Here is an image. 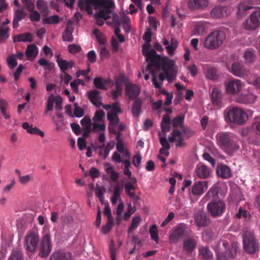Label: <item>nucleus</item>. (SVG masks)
Returning a JSON list of instances; mask_svg holds the SVG:
<instances>
[{
  "label": "nucleus",
  "instance_id": "nucleus-30",
  "mask_svg": "<svg viewBox=\"0 0 260 260\" xmlns=\"http://www.w3.org/2000/svg\"><path fill=\"white\" fill-rule=\"evenodd\" d=\"M122 188L119 184H116L112 190V194L110 198V201L113 206L116 205L118 201L122 202L120 194L122 192Z\"/></svg>",
  "mask_w": 260,
  "mask_h": 260
},
{
  "label": "nucleus",
  "instance_id": "nucleus-42",
  "mask_svg": "<svg viewBox=\"0 0 260 260\" xmlns=\"http://www.w3.org/2000/svg\"><path fill=\"white\" fill-rule=\"evenodd\" d=\"M142 101L140 99L136 100L132 105V112L135 117H138L141 112Z\"/></svg>",
  "mask_w": 260,
  "mask_h": 260
},
{
  "label": "nucleus",
  "instance_id": "nucleus-13",
  "mask_svg": "<svg viewBox=\"0 0 260 260\" xmlns=\"http://www.w3.org/2000/svg\"><path fill=\"white\" fill-rule=\"evenodd\" d=\"M39 241V237L38 234L34 232H29L25 239L26 249L31 252H36Z\"/></svg>",
  "mask_w": 260,
  "mask_h": 260
},
{
  "label": "nucleus",
  "instance_id": "nucleus-48",
  "mask_svg": "<svg viewBox=\"0 0 260 260\" xmlns=\"http://www.w3.org/2000/svg\"><path fill=\"white\" fill-rule=\"evenodd\" d=\"M60 18L57 15L51 16L43 20V23L46 24H57L60 22Z\"/></svg>",
  "mask_w": 260,
  "mask_h": 260
},
{
  "label": "nucleus",
  "instance_id": "nucleus-47",
  "mask_svg": "<svg viewBox=\"0 0 260 260\" xmlns=\"http://www.w3.org/2000/svg\"><path fill=\"white\" fill-rule=\"evenodd\" d=\"M81 125L83 126V128L87 132H91V120L87 116L84 117L80 121Z\"/></svg>",
  "mask_w": 260,
  "mask_h": 260
},
{
  "label": "nucleus",
  "instance_id": "nucleus-28",
  "mask_svg": "<svg viewBox=\"0 0 260 260\" xmlns=\"http://www.w3.org/2000/svg\"><path fill=\"white\" fill-rule=\"evenodd\" d=\"M188 7L192 10L202 9L208 6V0H189Z\"/></svg>",
  "mask_w": 260,
  "mask_h": 260
},
{
  "label": "nucleus",
  "instance_id": "nucleus-27",
  "mask_svg": "<svg viewBox=\"0 0 260 260\" xmlns=\"http://www.w3.org/2000/svg\"><path fill=\"white\" fill-rule=\"evenodd\" d=\"M197 176L200 178H206L210 176L211 170L203 164L198 165L196 168Z\"/></svg>",
  "mask_w": 260,
  "mask_h": 260
},
{
  "label": "nucleus",
  "instance_id": "nucleus-19",
  "mask_svg": "<svg viewBox=\"0 0 260 260\" xmlns=\"http://www.w3.org/2000/svg\"><path fill=\"white\" fill-rule=\"evenodd\" d=\"M242 88V82L238 79L231 80L226 84V91L230 94H235L238 93Z\"/></svg>",
  "mask_w": 260,
  "mask_h": 260
},
{
  "label": "nucleus",
  "instance_id": "nucleus-55",
  "mask_svg": "<svg viewBox=\"0 0 260 260\" xmlns=\"http://www.w3.org/2000/svg\"><path fill=\"white\" fill-rule=\"evenodd\" d=\"M149 233L151 239H153L156 243H158L159 237L157 233V226L155 224H153L152 225V226L150 228L149 230Z\"/></svg>",
  "mask_w": 260,
  "mask_h": 260
},
{
  "label": "nucleus",
  "instance_id": "nucleus-54",
  "mask_svg": "<svg viewBox=\"0 0 260 260\" xmlns=\"http://www.w3.org/2000/svg\"><path fill=\"white\" fill-rule=\"evenodd\" d=\"M159 137L160 143L162 146V148L166 149L167 150L170 149V145L166 138V134H163V136H162L161 134L159 133Z\"/></svg>",
  "mask_w": 260,
  "mask_h": 260
},
{
  "label": "nucleus",
  "instance_id": "nucleus-57",
  "mask_svg": "<svg viewBox=\"0 0 260 260\" xmlns=\"http://www.w3.org/2000/svg\"><path fill=\"white\" fill-rule=\"evenodd\" d=\"M105 113L102 110H98L92 118L93 121L104 122L103 118L105 116Z\"/></svg>",
  "mask_w": 260,
  "mask_h": 260
},
{
  "label": "nucleus",
  "instance_id": "nucleus-2",
  "mask_svg": "<svg viewBox=\"0 0 260 260\" xmlns=\"http://www.w3.org/2000/svg\"><path fill=\"white\" fill-rule=\"evenodd\" d=\"M148 65L145 69H143L142 72L145 74L144 79L147 80L149 78V74L152 76V83L154 87L156 88H160L161 86L162 81L167 79L169 82L172 81L176 77L177 67L175 64L174 61V71L172 73L169 70H164L161 66L156 67L154 64H152L149 68V64H151V61H147Z\"/></svg>",
  "mask_w": 260,
  "mask_h": 260
},
{
  "label": "nucleus",
  "instance_id": "nucleus-20",
  "mask_svg": "<svg viewBox=\"0 0 260 260\" xmlns=\"http://www.w3.org/2000/svg\"><path fill=\"white\" fill-rule=\"evenodd\" d=\"M188 231H190V229H188L185 226L178 227L173 231L170 236V241L172 243L177 242L184 236L185 232H187Z\"/></svg>",
  "mask_w": 260,
  "mask_h": 260
},
{
  "label": "nucleus",
  "instance_id": "nucleus-36",
  "mask_svg": "<svg viewBox=\"0 0 260 260\" xmlns=\"http://www.w3.org/2000/svg\"><path fill=\"white\" fill-rule=\"evenodd\" d=\"M49 115L51 116L52 122L55 125L57 129L63 125V116L60 111H57L54 115H52L51 113H49Z\"/></svg>",
  "mask_w": 260,
  "mask_h": 260
},
{
  "label": "nucleus",
  "instance_id": "nucleus-22",
  "mask_svg": "<svg viewBox=\"0 0 260 260\" xmlns=\"http://www.w3.org/2000/svg\"><path fill=\"white\" fill-rule=\"evenodd\" d=\"M169 140L171 143L176 142V146L177 147H183L185 145V143L184 141L183 135L182 133L178 130L175 129L172 132L171 136L169 138Z\"/></svg>",
  "mask_w": 260,
  "mask_h": 260
},
{
  "label": "nucleus",
  "instance_id": "nucleus-15",
  "mask_svg": "<svg viewBox=\"0 0 260 260\" xmlns=\"http://www.w3.org/2000/svg\"><path fill=\"white\" fill-rule=\"evenodd\" d=\"M62 99L59 95L54 96L53 94L50 95L47 101L45 114H47L49 111L52 110L54 104L57 111H60L62 109Z\"/></svg>",
  "mask_w": 260,
  "mask_h": 260
},
{
  "label": "nucleus",
  "instance_id": "nucleus-26",
  "mask_svg": "<svg viewBox=\"0 0 260 260\" xmlns=\"http://www.w3.org/2000/svg\"><path fill=\"white\" fill-rule=\"evenodd\" d=\"M56 62L60 70L63 73H66L67 70L72 69L75 65V63L73 60L61 59L59 55L57 56Z\"/></svg>",
  "mask_w": 260,
  "mask_h": 260
},
{
  "label": "nucleus",
  "instance_id": "nucleus-32",
  "mask_svg": "<svg viewBox=\"0 0 260 260\" xmlns=\"http://www.w3.org/2000/svg\"><path fill=\"white\" fill-rule=\"evenodd\" d=\"M229 13L227 7L220 6L215 7L211 11V15L213 17L219 18L226 16Z\"/></svg>",
  "mask_w": 260,
  "mask_h": 260
},
{
  "label": "nucleus",
  "instance_id": "nucleus-51",
  "mask_svg": "<svg viewBox=\"0 0 260 260\" xmlns=\"http://www.w3.org/2000/svg\"><path fill=\"white\" fill-rule=\"evenodd\" d=\"M219 191V187L217 186H213L210 188L209 190L206 194L205 197L200 201V203H202L205 198L214 197L218 194Z\"/></svg>",
  "mask_w": 260,
  "mask_h": 260
},
{
  "label": "nucleus",
  "instance_id": "nucleus-21",
  "mask_svg": "<svg viewBox=\"0 0 260 260\" xmlns=\"http://www.w3.org/2000/svg\"><path fill=\"white\" fill-rule=\"evenodd\" d=\"M231 72L234 75L242 78L246 77L249 73L243 64L239 62H235L232 64Z\"/></svg>",
  "mask_w": 260,
  "mask_h": 260
},
{
  "label": "nucleus",
  "instance_id": "nucleus-1",
  "mask_svg": "<svg viewBox=\"0 0 260 260\" xmlns=\"http://www.w3.org/2000/svg\"><path fill=\"white\" fill-rule=\"evenodd\" d=\"M143 39L145 43L143 45L142 51L146 61L151 62L148 66L149 68L152 64H154L156 67L161 66L164 70H169L172 73L174 71V60L167 56H160L156 53L155 50L151 48L149 43L151 40V33L149 31L145 32Z\"/></svg>",
  "mask_w": 260,
  "mask_h": 260
},
{
  "label": "nucleus",
  "instance_id": "nucleus-45",
  "mask_svg": "<svg viewBox=\"0 0 260 260\" xmlns=\"http://www.w3.org/2000/svg\"><path fill=\"white\" fill-rule=\"evenodd\" d=\"M252 8V7L251 6H250L248 4V2H242L238 6L237 14L239 16L244 15L246 11L250 10Z\"/></svg>",
  "mask_w": 260,
  "mask_h": 260
},
{
  "label": "nucleus",
  "instance_id": "nucleus-50",
  "mask_svg": "<svg viewBox=\"0 0 260 260\" xmlns=\"http://www.w3.org/2000/svg\"><path fill=\"white\" fill-rule=\"evenodd\" d=\"M7 106L8 103L6 100L3 99L0 100V109L1 112L6 119H9L10 115L6 111Z\"/></svg>",
  "mask_w": 260,
  "mask_h": 260
},
{
  "label": "nucleus",
  "instance_id": "nucleus-40",
  "mask_svg": "<svg viewBox=\"0 0 260 260\" xmlns=\"http://www.w3.org/2000/svg\"><path fill=\"white\" fill-rule=\"evenodd\" d=\"M211 98L214 104L216 105H219L220 104L221 94L220 90L218 88L214 87L212 89Z\"/></svg>",
  "mask_w": 260,
  "mask_h": 260
},
{
  "label": "nucleus",
  "instance_id": "nucleus-18",
  "mask_svg": "<svg viewBox=\"0 0 260 260\" xmlns=\"http://www.w3.org/2000/svg\"><path fill=\"white\" fill-rule=\"evenodd\" d=\"M24 6L27 9L28 11L31 12L29 14L30 19L32 22H38L41 19L39 12L34 11L35 6L34 3L30 0H21Z\"/></svg>",
  "mask_w": 260,
  "mask_h": 260
},
{
  "label": "nucleus",
  "instance_id": "nucleus-39",
  "mask_svg": "<svg viewBox=\"0 0 260 260\" xmlns=\"http://www.w3.org/2000/svg\"><path fill=\"white\" fill-rule=\"evenodd\" d=\"M199 256L204 260H210L213 257V253L208 247L202 246L199 248Z\"/></svg>",
  "mask_w": 260,
  "mask_h": 260
},
{
  "label": "nucleus",
  "instance_id": "nucleus-34",
  "mask_svg": "<svg viewBox=\"0 0 260 260\" xmlns=\"http://www.w3.org/2000/svg\"><path fill=\"white\" fill-rule=\"evenodd\" d=\"M88 98L92 103L97 107H100L102 103L99 95V92L96 90H91L88 92Z\"/></svg>",
  "mask_w": 260,
  "mask_h": 260
},
{
  "label": "nucleus",
  "instance_id": "nucleus-16",
  "mask_svg": "<svg viewBox=\"0 0 260 260\" xmlns=\"http://www.w3.org/2000/svg\"><path fill=\"white\" fill-rule=\"evenodd\" d=\"M104 214L106 216H107V221L106 224L102 227V233L104 234H107L110 232L114 223L111 210L108 203H107L105 206Z\"/></svg>",
  "mask_w": 260,
  "mask_h": 260
},
{
  "label": "nucleus",
  "instance_id": "nucleus-5",
  "mask_svg": "<svg viewBox=\"0 0 260 260\" xmlns=\"http://www.w3.org/2000/svg\"><path fill=\"white\" fill-rule=\"evenodd\" d=\"M212 247L216 252V260H228V258H234L239 248L237 242H233L230 246L228 242L224 239L219 240Z\"/></svg>",
  "mask_w": 260,
  "mask_h": 260
},
{
  "label": "nucleus",
  "instance_id": "nucleus-7",
  "mask_svg": "<svg viewBox=\"0 0 260 260\" xmlns=\"http://www.w3.org/2000/svg\"><path fill=\"white\" fill-rule=\"evenodd\" d=\"M224 118L229 122L243 125L247 120L248 115L243 109L234 107L228 111Z\"/></svg>",
  "mask_w": 260,
  "mask_h": 260
},
{
  "label": "nucleus",
  "instance_id": "nucleus-23",
  "mask_svg": "<svg viewBox=\"0 0 260 260\" xmlns=\"http://www.w3.org/2000/svg\"><path fill=\"white\" fill-rule=\"evenodd\" d=\"M50 260H72V255L69 252L55 250L50 256Z\"/></svg>",
  "mask_w": 260,
  "mask_h": 260
},
{
  "label": "nucleus",
  "instance_id": "nucleus-46",
  "mask_svg": "<svg viewBox=\"0 0 260 260\" xmlns=\"http://www.w3.org/2000/svg\"><path fill=\"white\" fill-rule=\"evenodd\" d=\"M73 28L71 26H67L62 34L63 40L69 42H72L73 41Z\"/></svg>",
  "mask_w": 260,
  "mask_h": 260
},
{
  "label": "nucleus",
  "instance_id": "nucleus-31",
  "mask_svg": "<svg viewBox=\"0 0 260 260\" xmlns=\"http://www.w3.org/2000/svg\"><path fill=\"white\" fill-rule=\"evenodd\" d=\"M123 81L121 78L118 77L115 80V89L111 92L112 97L114 100L117 99L122 94L123 90Z\"/></svg>",
  "mask_w": 260,
  "mask_h": 260
},
{
  "label": "nucleus",
  "instance_id": "nucleus-3",
  "mask_svg": "<svg viewBox=\"0 0 260 260\" xmlns=\"http://www.w3.org/2000/svg\"><path fill=\"white\" fill-rule=\"evenodd\" d=\"M114 5L112 1L109 0H79L78 6L81 10H85L88 14L92 13V9L101 8L97 16L103 17L105 20L109 19L112 14V9Z\"/></svg>",
  "mask_w": 260,
  "mask_h": 260
},
{
  "label": "nucleus",
  "instance_id": "nucleus-63",
  "mask_svg": "<svg viewBox=\"0 0 260 260\" xmlns=\"http://www.w3.org/2000/svg\"><path fill=\"white\" fill-rule=\"evenodd\" d=\"M207 77L211 80L217 79V71L215 68L210 67L207 72Z\"/></svg>",
  "mask_w": 260,
  "mask_h": 260
},
{
  "label": "nucleus",
  "instance_id": "nucleus-4",
  "mask_svg": "<svg viewBox=\"0 0 260 260\" xmlns=\"http://www.w3.org/2000/svg\"><path fill=\"white\" fill-rule=\"evenodd\" d=\"M217 144L224 152L233 155L240 148V145L234 136L228 132H220L216 136Z\"/></svg>",
  "mask_w": 260,
  "mask_h": 260
},
{
  "label": "nucleus",
  "instance_id": "nucleus-12",
  "mask_svg": "<svg viewBox=\"0 0 260 260\" xmlns=\"http://www.w3.org/2000/svg\"><path fill=\"white\" fill-rule=\"evenodd\" d=\"M207 210L212 216H220L225 211V203L222 201L210 202L207 205Z\"/></svg>",
  "mask_w": 260,
  "mask_h": 260
},
{
  "label": "nucleus",
  "instance_id": "nucleus-33",
  "mask_svg": "<svg viewBox=\"0 0 260 260\" xmlns=\"http://www.w3.org/2000/svg\"><path fill=\"white\" fill-rule=\"evenodd\" d=\"M26 16V13L22 9L16 10L14 12L13 20V27L14 28L18 27L19 21L24 19Z\"/></svg>",
  "mask_w": 260,
  "mask_h": 260
},
{
  "label": "nucleus",
  "instance_id": "nucleus-53",
  "mask_svg": "<svg viewBox=\"0 0 260 260\" xmlns=\"http://www.w3.org/2000/svg\"><path fill=\"white\" fill-rule=\"evenodd\" d=\"M9 260H23V254L20 251L14 250L10 255Z\"/></svg>",
  "mask_w": 260,
  "mask_h": 260
},
{
  "label": "nucleus",
  "instance_id": "nucleus-38",
  "mask_svg": "<svg viewBox=\"0 0 260 260\" xmlns=\"http://www.w3.org/2000/svg\"><path fill=\"white\" fill-rule=\"evenodd\" d=\"M22 127L23 129L26 130L27 133L30 134L38 135L42 137L44 136V133L43 131L40 130L36 127H33L27 122H24L22 124Z\"/></svg>",
  "mask_w": 260,
  "mask_h": 260
},
{
  "label": "nucleus",
  "instance_id": "nucleus-17",
  "mask_svg": "<svg viewBox=\"0 0 260 260\" xmlns=\"http://www.w3.org/2000/svg\"><path fill=\"white\" fill-rule=\"evenodd\" d=\"M113 23L115 25H123V27L126 32L128 33L131 30L130 19L126 15H122L119 18L117 14H114L113 16Z\"/></svg>",
  "mask_w": 260,
  "mask_h": 260
},
{
  "label": "nucleus",
  "instance_id": "nucleus-35",
  "mask_svg": "<svg viewBox=\"0 0 260 260\" xmlns=\"http://www.w3.org/2000/svg\"><path fill=\"white\" fill-rule=\"evenodd\" d=\"M216 173L222 178H228L232 176L230 168L225 165L218 166L216 169Z\"/></svg>",
  "mask_w": 260,
  "mask_h": 260
},
{
  "label": "nucleus",
  "instance_id": "nucleus-41",
  "mask_svg": "<svg viewBox=\"0 0 260 260\" xmlns=\"http://www.w3.org/2000/svg\"><path fill=\"white\" fill-rule=\"evenodd\" d=\"M32 41L31 35L30 33H24L14 37V42H30Z\"/></svg>",
  "mask_w": 260,
  "mask_h": 260
},
{
  "label": "nucleus",
  "instance_id": "nucleus-25",
  "mask_svg": "<svg viewBox=\"0 0 260 260\" xmlns=\"http://www.w3.org/2000/svg\"><path fill=\"white\" fill-rule=\"evenodd\" d=\"M140 92V88L139 86L134 84H127L125 88L126 95L129 99L133 100L136 98Z\"/></svg>",
  "mask_w": 260,
  "mask_h": 260
},
{
  "label": "nucleus",
  "instance_id": "nucleus-49",
  "mask_svg": "<svg viewBox=\"0 0 260 260\" xmlns=\"http://www.w3.org/2000/svg\"><path fill=\"white\" fill-rule=\"evenodd\" d=\"M141 221V217L140 216L134 217L133 218L131 225L129 226L128 233H131L138 226Z\"/></svg>",
  "mask_w": 260,
  "mask_h": 260
},
{
  "label": "nucleus",
  "instance_id": "nucleus-10",
  "mask_svg": "<svg viewBox=\"0 0 260 260\" xmlns=\"http://www.w3.org/2000/svg\"><path fill=\"white\" fill-rule=\"evenodd\" d=\"M208 187V182L206 181H199L195 182L191 187L189 194V199L191 203L196 202Z\"/></svg>",
  "mask_w": 260,
  "mask_h": 260
},
{
  "label": "nucleus",
  "instance_id": "nucleus-24",
  "mask_svg": "<svg viewBox=\"0 0 260 260\" xmlns=\"http://www.w3.org/2000/svg\"><path fill=\"white\" fill-rule=\"evenodd\" d=\"M194 221L196 225L199 227L206 226L210 223L209 219L203 211H199L195 215Z\"/></svg>",
  "mask_w": 260,
  "mask_h": 260
},
{
  "label": "nucleus",
  "instance_id": "nucleus-14",
  "mask_svg": "<svg viewBox=\"0 0 260 260\" xmlns=\"http://www.w3.org/2000/svg\"><path fill=\"white\" fill-rule=\"evenodd\" d=\"M52 250L50 235L46 234L42 238L39 246V256L41 257H47Z\"/></svg>",
  "mask_w": 260,
  "mask_h": 260
},
{
  "label": "nucleus",
  "instance_id": "nucleus-56",
  "mask_svg": "<svg viewBox=\"0 0 260 260\" xmlns=\"http://www.w3.org/2000/svg\"><path fill=\"white\" fill-rule=\"evenodd\" d=\"M178 44L176 41L172 40L170 45L166 47V49L167 50L168 54L170 55H172L174 54V51L177 47Z\"/></svg>",
  "mask_w": 260,
  "mask_h": 260
},
{
  "label": "nucleus",
  "instance_id": "nucleus-6",
  "mask_svg": "<svg viewBox=\"0 0 260 260\" xmlns=\"http://www.w3.org/2000/svg\"><path fill=\"white\" fill-rule=\"evenodd\" d=\"M226 35L223 30H215L210 33L205 39L203 45L208 50H215L223 44Z\"/></svg>",
  "mask_w": 260,
  "mask_h": 260
},
{
  "label": "nucleus",
  "instance_id": "nucleus-37",
  "mask_svg": "<svg viewBox=\"0 0 260 260\" xmlns=\"http://www.w3.org/2000/svg\"><path fill=\"white\" fill-rule=\"evenodd\" d=\"M38 48L34 44H29L27 46L25 54L28 60L34 59L38 53Z\"/></svg>",
  "mask_w": 260,
  "mask_h": 260
},
{
  "label": "nucleus",
  "instance_id": "nucleus-58",
  "mask_svg": "<svg viewBox=\"0 0 260 260\" xmlns=\"http://www.w3.org/2000/svg\"><path fill=\"white\" fill-rule=\"evenodd\" d=\"M244 58L247 62H252L255 58L254 51L253 50H247L244 54Z\"/></svg>",
  "mask_w": 260,
  "mask_h": 260
},
{
  "label": "nucleus",
  "instance_id": "nucleus-62",
  "mask_svg": "<svg viewBox=\"0 0 260 260\" xmlns=\"http://www.w3.org/2000/svg\"><path fill=\"white\" fill-rule=\"evenodd\" d=\"M20 183L22 184H26L30 181L33 180L34 176L32 174H27L24 176H20L19 178Z\"/></svg>",
  "mask_w": 260,
  "mask_h": 260
},
{
  "label": "nucleus",
  "instance_id": "nucleus-44",
  "mask_svg": "<svg viewBox=\"0 0 260 260\" xmlns=\"http://www.w3.org/2000/svg\"><path fill=\"white\" fill-rule=\"evenodd\" d=\"M106 129V125L104 122L93 121L91 126V132H104Z\"/></svg>",
  "mask_w": 260,
  "mask_h": 260
},
{
  "label": "nucleus",
  "instance_id": "nucleus-29",
  "mask_svg": "<svg viewBox=\"0 0 260 260\" xmlns=\"http://www.w3.org/2000/svg\"><path fill=\"white\" fill-rule=\"evenodd\" d=\"M197 243V238H188L183 242V250L187 253H191Z\"/></svg>",
  "mask_w": 260,
  "mask_h": 260
},
{
  "label": "nucleus",
  "instance_id": "nucleus-60",
  "mask_svg": "<svg viewBox=\"0 0 260 260\" xmlns=\"http://www.w3.org/2000/svg\"><path fill=\"white\" fill-rule=\"evenodd\" d=\"M93 83L98 88L101 89H106V82L101 78H96L94 79Z\"/></svg>",
  "mask_w": 260,
  "mask_h": 260
},
{
  "label": "nucleus",
  "instance_id": "nucleus-43",
  "mask_svg": "<svg viewBox=\"0 0 260 260\" xmlns=\"http://www.w3.org/2000/svg\"><path fill=\"white\" fill-rule=\"evenodd\" d=\"M241 102L246 104H251L254 103L256 100V96L252 93L242 95L240 97Z\"/></svg>",
  "mask_w": 260,
  "mask_h": 260
},
{
  "label": "nucleus",
  "instance_id": "nucleus-61",
  "mask_svg": "<svg viewBox=\"0 0 260 260\" xmlns=\"http://www.w3.org/2000/svg\"><path fill=\"white\" fill-rule=\"evenodd\" d=\"M93 34L95 36L97 41L100 44L104 45L106 43L105 37L99 30L97 29H94Z\"/></svg>",
  "mask_w": 260,
  "mask_h": 260
},
{
  "label": "nucleus",
  "instance_id": "nucleus-11",
  "mask_svg": "<svg viewBox=\"0 0 260 260\" xmlns=\"http://www.w3.org/2000/svg\"><path fill=\"white\" fill-rule=\"evenodd\" d=\"M245 29L254 30L260 27V8L256 9L243 23Z\"/></svg>",
  "mask_w": 260,
  "mask_h": 260
},
{
  "label": "nucleus",
  "instance_id": "nucleus-9",
  "mask_svg": "<svg viewBox=\"0 0 260 260\" xmlns=\"http://www.w3.org/2000/svg\"><path fill=\"white\" fill-rule=\"evenodd\" d=\"M243 242L245 250L249 253H254L258 250V244L251 232H244Z\"/></svg>",
  "mask_w": 260,
  "mask_h": 260
},
{
  "label": "nucleus",
  "instance_id": "nucleus-59",
  "mask_svg": "<svg viewBox=\"0 0 260 260\" xmlns=\"http://www.w3.org/2000/svg\"><path fill=\"white\" fill-rule=\"evenodd\" d=\"M135 212V207H133L131 203H129L127 206V211L123 215L122 219L127 220Z\"/></svg>",
  "mask_w": 260,
  "mask_h": 260
},
{
  "label": "nucleus",
  "instance_id": "nucleus-52",
  "mask_svg": "<svg viewBox=\"0 0 260 260\" xmlns=\"http://www.w3.org/2000/svg\"><path fill=\"white\" fill-rule=\"evenodd\" d=\"M38 63L40 66L45 67L48 70L53 69L55 66L53 62L48 61L44 58H40L38 61Z\"/></svg>",
  "mask_w": 260,
  "mask_h": 260
},
{
  "label": "nucleus",
  "instance_id": "nucleus-64",
  "mask_svg": "<svg viewBox=\"0 0 260 260\" xmlns=\"http://www.w3.org/2000/svg\"><path fill=\"white\" fill-rule=\"evenodd\" d=\"M68 51L72 54H75L81 50V47L75 44H70L68 46Z\"/></svg>",
  "mask_w": 260,
  "mask_h": 260
},
{
  "label": "nucleus",
  "instance_id": "nucleus-8",
  "mask_svg": "<svg viewBox=\"0 0 260 260\" xmlns=\"http://www.w3.org/2000/svg\"><path fill=\"white\" fill-rule=\"evenodd\" d=\"M103 107L109 112L107 113V119L110 122L111 126L109 127L111 133H115V131L112 129V125H116L119 123V117L118 114L122 113L121 109L118 106V103L116 102L112 105H103Z\"/></svg>",
  "mask_w": 260,
  "mask_h": 260
}]
</instances>
